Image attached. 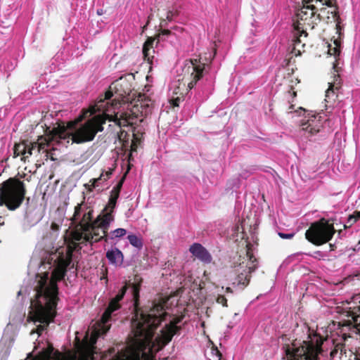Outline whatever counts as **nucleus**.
Wrapping results in <instances>:
<instances>
[{"instance_id": "f8f14e48", "label": "nucleus", "mask_w": 360, "mask_h": 360, "mask_svg": "<svg viewBox=\"0 0 360 360\" xmlns=\"http://www.w3.org/2000/svg\"><path fill=\"white\" fill-rule=\"evenodd\" d=\"M143 283V278L138 274H136L134 277V280L132 283H127L128 285V288L129 287L132 289V295H133V299H134V316L132 318L131 321V326L133 327V322L134 319H136V315L139 314V317H140V315L142 313H147V311H143L141 308H139V292L141 290V287Z\"/></svg>"}, {"instance_id": "2f4dec72", "label": "nucleus", "mask_w": 360, "mask_h": 360, "mask_svg": "<svg viewBox=\"0 0 360 360\" xmlns=\"http://www.w3.org/2000/svg\"><path fill=\"white\" fill-rule=\"evenodd\" d=\"M246 255L249 258L250 262H251L252 265H256L257 266V259L254 257L253 252L251 250V245L250 244L247 245V250H246Z\"/></svg>"}, {"instance_id": "1a4fd4ad", "label": "nucleus", "mask_w": 360, "mask_h": 360, "mask_svg": "<svg viewBox=\"0 0 360 360\" xmlns=\"http://www.w3.org/2000/svg\"><path fill=\"white\" fill-rule=\"evenodd\" d=\"M205 64L201 63L200 59H191L186 60L183 68L184 77L182 81L184 86L187 83L186 91L192 89L203 75Z\"/></svg>"}, {"instance_id": "a18cd8bd", "label": "nucleus", "mask_w": 360, "mask_h": 360, "mask_svg": "<svg viewBox=\"0 0 360 360\" xmlns=\"http://www.w3.org/2000/svg\"><path fill=\"white\" fill-rule=\"evenodd\" d=\"M174 15V13L172 11H169L167 13V16H166V19L169 21H172V18H173V16Z\"/></svg>"}, {"instance_id": "603ef678", "label": "nucleus", "mask_w": 360, "mask_h": 360, "mask_svg": "<svg viewBox=\"0 0 360 360\" xmlns=\"http://www.w3.org/2000/svg\"><path fill=\"white\" fill-rule=\"evenodd\" d=\"M149 21H150V16L148 17V22H146V24L142 27L143 32L144 31V30H146V27L149 24Z\"/></svg>"}, {"instance_id": "423d86ee", "label": "nucleus", "mask_w": 360, "mask_h": 360, "mask_svg": "<svg viewBox=\"0 0 360 360\" xmlns=\"http://www.w3.org/2000/svg\"><path fill=\"white\" fill-rule=\"evenodd\" d=\"M27 193L25 183L11 177L0 184V206L14 211L21 206Z\"/></svg>"}, {"instance_id": "0e129e2a", "label": "nucleus", "mask_w": 360, "mask_h": 360, "mask_svg": "<svg viewBox=\"0 0 360 360\" xmlns=\"http://www.w3.org/2000/svg\"><path fill=\"white\" fill-rule=\"evenodd\" d=\"M109 103H110V102H109V101H107V102H106V105H108Z\"/></svg>"}, {"instance_id": "5fc2aeb1", "label": "nucleus", "mask_w": 360, "mask_h": 360, "mask_svg": "<svg viewBox=\"0 0 360 360\" xmlns=\"http://www.w3.org/2000/svg\"><path fill=\"white\" fill-rule=\"evenodd\" d=\"M3 225H4V219L1 216H0V226Z\"/></svg>"}, {"instance_id": "09e8293b", "label": "nucleus", "mask_w": 360, "mask_h": 360, "mask_svg": "<svg viewBox=\"0 0 360 360\" xmlns=\"http://www.w3.org/2000/svg\"><path fill=\"white\" fill-rule=\"evenodd\" d=\"M326 221H328L330 224H332L334 226V221H335L334 218H330L328 219H326Z\"/></svg>"}, {"instance_id": "79ce46f5", "label": "nucleus", "mask_w": 360, "mask_h": 360, "mask_svg": "<svg viewBox=\"0 0 360 360\" xmlns=\"http://www.w3.org/2000/svg\"><path fill=\"white\" fill-rule=\"evenodd\" d=\"M181 97H176L175 98H173L171 101V104L173 107H178L179 105V102L181 101Z\"/></svg>"}, {"instance_id": "bb28decb", "label": "nucleus", "mask_w": 360, "mask_h": 360, "mask_svg": "<svg viewBox=\"0 0 360 360\" xmlns=\"http://www.w3.org/2000/svg\"><path fill=\"white\" fill-rule=\"evenodd\" d=\"M127 234V230L122 228L117 229L114 231H110L108 235V240H114L117 238H121Z\"/></svg>"}, {"instance_id": "4d7b16f0", "label": "nucleus", "mask_w": 360, "mask_h": 360, "mask_svg": "<svg viewBox=\"0 0 360 360\" xmlns=\"http://www.w3.org/2000/svg\"><path fill=\"white\" fill-rule=\"evenodd\" d=\"M243 264H244V262H240V263H239V266H241V265H243Z\"/></svg>"}, {"instance_id": "58836bf2", "label": "nucleus", "mask_w": 360, "mask_h": 360, "mask_svg": "<svg viewBox=\"0 0 360 360\" xmlns=\"http://www.w3.org/2000/svg\"><path fill=\"white\" fill-rule=\"evenodd\" d=\"M103 173H102L99 177L92 179L89 181V183H91V186L93 188H95L97 186V184L99 182V181L103 179Z\"/></svg>"}, {"instance_id": "ea45409f", "label": "nucleus", "mask_w": 360, "mask_h": 360, "mask_svg": "<svg viewBox=\"0 0 360 360\" xmlns=\"http://www.w3.org/2000/svg\"><path fill=\"white\" fill-rule=\"evenodd\" d=\"M120 193V192H117L112 189L109 199L113 200L117 202V199L119 198Z\"/></svg>"}, {"instance_id": "4c0bfd02", "label": "nucleus", "mask_w": 360, "mask_h": 360, "mask_svg": "<svg viewBox=\"0 0 360 360\" xmlns=\"http://www.w3.org/2000/svg\"><path fill=\"white\" fill-rule=\"evenodd\" d=\"M124 179L125 176H124L121 178V179L118 181L117 185L112 188V190L120 193Z\"/></svg>"}, {"instance_id": "a878e982", "label": "nucleus", "mask_w": 360, "mask_h": 360, "mask_svg": "<svg viewBox=\"0 0 360 360\" xmlns=\"http://www.w3.org/2000/svg\"><path fill=\"white\" fill-rule=\"evenodd\" d=\"M117 138L120 143H122L124 148L129 146V134L124 130H120L117 134Z\"/></svg>"}, {"instance_id": "4be33fe9", "label": "nucleus", "mask_w": 360, "mask_h": 360, "mask_svg": "<svg viewBox=\"0 0 360 360\" xmlns=\"http://www.w3.org/2000/svg\"><path fill=\"white\" fill-rule=\"evenodd\" d=\"M106 257L111 264H115L118 261L122 262L123 254L118 248H115L106 252Z\"/></svg>"}, {"instance_id": "6e6d98bb", "label": "nucleus", "mask_w": 360, "mask_h": 360, "mask_svg": "<svg viewBox=\"0 0 360 360\" xmlns=\"http://www.w3.org/2000/svg\"><path fill=\"white\" fill-rule=\"evenodd\" d=\"M333 68L335 69V72H338V70H336L337 67L335 64L333 65Z\"/></svg>"}, {"instance_id": "e2e57ef3", "label": "nucleus", "mask_w": 360, "mask_h": 360, "mask_svg": "<svg viewBox=\"0 0 360 360\" xmlns=\"http://www.w3.org/2000/svg\"><path fill=\"white\" fill-rule=\"evenodd\" d=\"M131 153L129 154V159L131 158Z\"/></svg>"}, {"instance_id": "3c124183", "label": "nucleus", "mask_w": 360, "mask_h": 360, "mask_svg": "<svg viewBox=\"0 0 360 360\" xmlns=\"http://www.w3.org/2000/svg\"><path fill=\"white\" fill-rule=\"evenodd\" d=\"M226 292H228V293H232L233 292V290L232 289L230 288V287H227L226 288Z\"/></svg>"}, {"instance_id": "c9c22d12", "label": "nucleus", "mask_w": 360, "mask_h": 360, "mask_svg": "<svg viewBox=\"0 0 360 360\" xmlns=\"http://www.w3.org/2000/svg\"><path fill=\"white\" fill-rule=\"evenodd\" d=\"M139 139L136 137L135 134H133V140L131 141V143L130 145L131 151H136L137 150V142L139 141Z\"/></svg>"}, {"instance_id": "393cba45", "label": "nucleus", "mask_w": 360, "mask_h": 360, "mask_svg": "<svg viewBox=\"0 0 360 360\" xmlns=\"http://www.w3.org/2000/svg\"><path fill=\"white\" fill-rule=\"evenodd\" d=\"M127 238L129 240V243L139 249L142 248L143 247V242L141 238L138 237L137 236L134 234H130L127 236Z\"/></svg>"}, {"instance_id": "a19ab883", "label": "nucleus", "mask_w": 360, "mask_h": 360, "mask_svg": "<svg viewBox=\"0 0 360 360\" xmlns=\"http://www.w3.org/2000/svg\"><path fill=\"white\" fill-rule=\"evenodd\" d=\"M278 236L283 239H291L294 237L295 233H278Z\"/></svg>"}, {"instance_id": "f03ea898", "label": "nucleus", "mask_w": 360, "mask_h": 360, "mask_svg": "<svg viewBox=\"0 0 360 360\" xmlns=\"http://www.w3.org/2000/svg\"><path fill=\"white\" fill-rule=\"evenodd\" d=\"M82 118V116H79L75 120L69 122L66 126L62 122L52 129L47 128L46 136H39L37 141L26 140L15 143L13 148L14 157L20 156V160L25 162L33 153H39L52 141L71 139L72 143L77 144L93 141L96 134L103 130V122L93 117L79 124Z\"/></svg>"}, {"instance_id": "c03bdc74", "label": "nucleus", "mask_w": 360, "mask_h": 360, "mask_svg": "<svg viewBox=\"0 0 360 360\" xmlns=\"http://www.w3.org/2000/svg\"><path fill=\"white\" fill-rule=\"evenodd\" d=\"M333 44L335 47H337L338 49H340L341 46V40L340 38H337L333 40Z\"/></svg>"}, {"instance_id": "bf43d9fd", "label": "nucleus", "mask_w": 360, "mask_h": 360, "mask_svg": "<svg viewBox=\"0 0 360 360\" xmlns=\"http://www.w3.org/2000/svg\"><path fill=\"white\" fill-rule=\"evenodd\" d=\"M98 14L101 15V11H98Z\"/></svg>"}, {"instance_id": "7c9ffc66", "label": "nucleus", "mask_w": 360, "mask_h": 360, "mask_svg": "<svg viewBox=\"0 0 360 360\" xmlns=\"http://www.w3.org/2000/svg\"><path fill=\"white\" fill-rule=\"evenodd\" d=\"M66 271L56 266L53 271V275L58 281L63 280L66 275Z\"/></svg>"}, {"instance_id": "dca6fc26", "label": "nucleus", "mask_w": 360, "mask_h": 360, "mask_svg": "<svg viewBox=\"0 0 360 360\" xmlns=\"http://www.w3.org/2000/svg\"><path fill=\"white\" fill-rule=\"evenodd\" d=\"M241 268H244L242 271L239 272L236 278V282L238 286H240L241 289H244L247 287L251 279V274L254 272L257 266L256 265L248 266V264L242 266Z\"/></svg>"}, {"instance_id": "6e6552de", "label": "nucleus", "mask_w": 360, "mask_h": 360, "mask_svg": "<svg viewBox=\"0 0 360 360\" xmlns=\"http://www.w3.org/2000/svg\"><path fill=\"white\" fill-rule=\"evenodd\" d=\"M335 232V227L323 217L311 224L305 232V238L313 245L320 246L329 242Z\"/></svg>"}, {"instance_id": "f3484780", "label": "nucleus", "mask_w": 360, "mask_h": 360, "mask_svg": "<svg viewBox=\"0 0 360 360\" xmlns=\"http://www.w3.org/2000/svg\"><path fill=\"white\" fill-rule=\"evenodd\" d=\"M189 251L195 257L205 264H210L212 260L210 253L200 243H193L191 245Z\"/></svg>"}, {"instance_id": "680f3d73", "label": "nucleus", "mask_w": 360, "mask_h": 360, "mask_svg": "<svg viewBox=\"0 0 360 360\" xmlns=\"http://www.w3.org/2000/svg\"><path fill=\"white\" fill-rule=\"evenodd\" d=\"M88 337L87 335L85 336L84 340H87Z\"/></svg>"}, {"instance_id": "ddd939ff", "label": "nucleus", "mask_w": 360, "mask_h": 360, "mask_svg": "<svg viewBox=\"0 0 360 360\" xmlns=\"http://www.w3.org/2000/svg\"><path fill=\"white\" fill-rule=\"evenodd\" d=\"M355 305L349 307L347 312L349 319L347 321V326H352L356 332L360 333V295L355 297Z\"/></svg>"}, {"instance_id": "49530a36", "label": "nucleus", "mask_w": 360, "mask_h": 360, "mask_svg": "<svg viewBox=\"0 0 360 360\" xmlns=\"http://www.w3.org/2000/svg\"><path fill=\"white\" fill-rule=\"evenodd\" d=\"M51 229L54 231H57L59 230V225L55 222H52L51 224Z\"/></svg>"}, {"instance_id": "4468645a", "label": "nucleus", "mask_w": 360, "mask_h": 360, "mask_svg": "<svg viewBox=\"0 0 360 360\" xmlns=\"http://www.w3.org/2000/svg\"><path fill=\"white\" fill-rule=\"evenodd\" d=\"M321 116L317 119V115H312L307 120H302L301 123L302 131L307 137L314 136L320 131L322 124L320 120Z\"/></svg>"}, {"instance_id": "412c9836", "label": "nucleus", "mask_w": 360, "mask_h": 360, "mask_svg": "<svg viewBox=\"0 0 360 360\" xmlns=\"http://www.w3.org/2000/svg\"><path fill=\"white\" fill-rule=\"evenodd\" d=\"M41 356L43 360H61L62 354L55 350L52 345H49L41 352Z\"/></svg>"}, {"instance_id": "c756f323", "label": "nucleus", "mask_w": 360, "mask_h": 360, "mask_svg": "<svg viewBox=\"0 0 360 360\" xmlns=\"http://www.w3.org/2000/svg\"><path fill=\"white\" fill-rule=\"evenodd\" d=\"M75 228L77 230L75 231L72 233L73 238L77 241H80L82 239L85 241V238H86L85 234L88 231H82V229H80L79 227H75Z\"/></svg>"}, {"instance_id": "72a5a7b5", "label": "nucleus", "mask_w": 360, "mask_h": 360, "mask_svg": "<svg viewBox=\"0 0 360 360\" xmlns=\"http://www.w3.org/2000/svg\"><path fill=\"white\" fill-rule=\"evenodd\" d=\"M216 302L218 304H221L223 307H228L227 300L224 295H219L216 299Z\"/></svg>"}, {"instance_id": "37998d69", "label": "nucleus", "mask_w": 360, "mask_h": 360, "mask_svg": "<svg viewBox=\"0 0 360 360\" xmlns=\"http://www.w3.org/2000/svg\"><path fill=\"white\" fill-rule=\"evenodd\" d=\"M112 172H113V169H110L108 171L105 172V174H103V180L106 181L108 179H110L112 174Z\"/></svg>"}, {"instance_id": "39448f33", "label": "nucleus", "mask_w": 360, "mask_h": 360, "mask_svg": "<svg viewBox=\"0 0 360 360\" xmlns=\"http://www.w3.org/2000/svg\"><path fill=\"white\" fill-rule=\"evenodd\" d=\"M309 340H304L297 346L293 342L291 346L285 345L287 360H321L319 355L323 352L322 345L324 338L316 333L309 335Z\"/></svg>"}, {"instance_id": "8fccbe9b", "label": "nucleus", "mask_w": 360, "mask_h": 360, "mask_svg": "<svg viewBox=\"0 0 360 360\" xmlns=\"http://www.w3.org/2000/svg\"><path fill=\"white\" fill-rule=\"evenodd\" d=\"M354 360H360V353H356L354 354Z\"/></svg>"}, {"instance_id": "9d476101", "label": "nucleus", "mask_w": 360, "mask_h": 360, "mask_svg": "<svg viewBox=\"0 0 360 360\" xmlns=\"http://www.w3.org/2000/svg\"><path fill=\"white\" fill-rule=\"evenodd\" d=\"M102 219L103 218L98 216L94 221L90 231L85 234V242L92 244L94 243H98L102 240H104L105 242L108 241V231L110 224H108L106 229L105 227L102 226L101 224Z\"/></svg>"}, {"instance_id": "b1692460", "label": "nucleus", "mask_w": 360, "mask_h": 360, "mask_svg": "<svg viewBox=\"0 0 360 360\" xmlns=\"http://www.w3.org/2000/svg\"><path fill=\"white\" fill-rule=\"evenodd\" d=\"M71 262H72V253L69 252L65 259L60 258L59 259L57 266H58L59 268L62 269L63 270L67 271V269H68V266L70 265Z\"/></svg>"}, {"instance_id": "2eb2a0df", "label": "nucleus", "mask_w": 360, "mask_h": 360, "mask_svg": "<svg viewBox=\"0 0 360 360\" xmlns=\"http://www.w3.org/2000/svg\"><path fill=\"white\" fill-rule=\"evenodd\" d=\"M169 30H162L155 37H148L143 46V54L145 60H147L149 63H152L153 56L152 53L155 52L153 49V43L157 40V43L160 41L161 35H169L171 34Z\"/></svg>"}, {"instance_id": "20e7f679", "label": "nucleus", "mask_w": 360, "mask_h": 360, "mask_svg": "<svg viewBox=\"0 0 360 360\" xmlns=\"http://www.w3.org/2000/svg\"><path fill=\"white\" fill-rule=\"evenodd\" d=\"M48 274L41 276L35 287V299L31 301L27 321L36 326L30 335L37 333L40 336L53 322L56 316V306L58 300V288L56 281L51 280L48 283Z\"/></svg>"}, {"instance_id": "a211bd4d", "label": "nucleus", "mask_w": 360, "mask_h": 360, "mask_svg": "<svg viewBox=\"0 0 360 360\" xmlns=\"http://www.w3.org/2000/svg\"><path fill=\"white\" fill-rule=\"evenodd\" d=\"M116 201L109 199L108 204L98 215V217L103 218L101 223L102 226L106 228L108 224H110V223L114 221L115 217L113 212L116 207Z\"/></svg>"}, {"instance_id": "9b49d317", "label": "nucleus", "mask_w": 360, "mask_h": 360, "mask_svg": "<svg viewBox=\"0 0 360 360\" xmlns=\"http://www.w3.org/2000/svg\"><path fill=\"white\" fill-rule=\"evenodd\" d=\"M128 290V285H125L120 290L117 295L112 298L103 312L101 321L103 324L107 323L111 319L112 312L119 309L121 307L120 302L123 299L127 290Z\"/></svg>"}, {"instance_id": "c85d7f7f", "label": "nucleus", "mask_w": 360, "mask_h": 360, "mask_svg": "<svg viewBox=\"0 0 360 360\" xmlns=\"http://www.w3.org/2000/svg\"><path fill=\"white\" fill-rule=\"evenodd\" d=\"M332 13L333 14V17H334L335 21L336 22L335 29H336L337 33L339 35H340L341 34V30H342V27H341V25H340L341 19L340 18V15H338V7L337 6L335 7V11L332 12Z\"/></svg>"}, {"instance_id": "f257e3e1", "label": "nucleus", "mask_w": 360, "mask_h": 360, "mask_svg": "<svg viewBox=\"0 0 360 360\" xmlns=\"http://www.w3.org/2000/svg\"><path fill=\"white\" fill-rule=\"evenodd\" d=\"M168 298L160 297L152 302V306L147 313H142L133 322L134 344L139 350L133 358L119 359L116 360H149L146 356V350L148 349L151 356L161 350L172 339L174 335L179 334L182 326H178L184 318V315L173 317L168 323L161 330V334L153 340L155 330L162 321L166 319L169 314L165 311Z\"/></svg>"}, {"instance_id": "052dcab7", "label": "nucleus", "mask_w": 360, "mask_h": 360, "mask_svg": "<svg viewBox=\"0 0 360 360\" xmlns=\"http://www.w3.org/2000/svg\"><path fill=\"white\" fill-rule=\"evenodd\" d=\"M102 278H105V279H107V276H103Z\"/></svg>"}, {"instance_id": "473e14b6", "label": "nucleus", "mask_w": 360, "mask_h": 360, "mask_svg": "<svg viewBox=\"0 0 360 360\" xmlns=\"http://www.w3.org/2000/svg\"><path fill=\"white\" fill-rule=\"evenodd\" d=\"M99 335H100V333L98 330H94L91 333V337H90L89 341V346L90 347H94V345H96L97 339L99 337Z\"/></svg>"}, {"instance_id": "7ed1b4c3", "label": "nucleus", "mask_w": 360, "mask_h": 360, "mask_svg": "<svg viewBox=\"0 0 360 360\" xmlns=\"http://www.w3.org/2000/svg\"><path fill=\"white\" fill-rule=\"evenodd\" d=\"M115 96L111 101L110 105L115 109L122 103H129L132 105L131 108L120 114L117 119V124L121 127L132 126L136 124V121L139 116L146 115L148 109L150 106V100L144 94L133 92L131 85L126 79L120 77L109 86V89L105 93V98L101 99L97 104L98 109L101 110L104 108L105 101H109Z\"/></svg>"}, {"instance_id": "864d4df0", "label": "nucleus", "mask_w": 360, "mask_h": 360, "mask_svg": "<svg viewBox=\"0 0 360 360\" xmlns=\"http://www.w3.org/2000/svg\"><path fill=\"white\" fill-rule=\"evenodd\" d=\"M289 93H290V94H291V95H292V96L293 98H295V97H296V96H297V92H296V91H292V93H291V91H289Z\"/></svg>"}, {"instance_id": "e433bc0d", "label": "nucleus", "mask_w": 360, "mask_h": 360, "mask_svg": "<svg viewBox=\"0 0 360 360\" xmlns=\"http://www.w3.org/2000/svg\"><path fill=\"white\" fill-rule=\"evenodd\" d=\"M314 0H303V2H305L306 4H309L310 2L313 1ZM316 1L321 2L323 5H327L329 7L333 6L332 1L330 0H316Z\"/></svg>"}, {"instance_id": "5701e85b", "label": "nucleus", "mask_w": 360, "mask_h": 360, "mask_svg": "<svg viewBox=\"0 0 360 360\" xmlns=\"http://www.w3.org/2000/svg\"><path fill=\"white\" fill-rule=\"evenodd\" d=\"M84 202L78 203L75 207L73 216L71 217V224L77 227V224L79 221V219L81 214L84 213Z\"/></svg>"}, {"instance_id": "f704fd0d", "label": "nucleus", "mask_w": 360, "mask_h": 360, "mask_svg": "<svg viewBox=\"0 0 360 360\" xmlns=\"http://www.w3.org/2000/svg\"><path fill=\"white\" fill-rule=\"evenodd\" d=\"M328 54H330V56H337V55H339L340 53V49H338L337 47H332V46L330 44L328 45Z\"/></svg>"}, {"instance_id": "0eeeda50", "label": "nucleus", "mask_w": 360, "mask_h": 360, "mask_svg": "<svg viewBox=\"0 0 360 360\" xmlns=\"http://www.w3.org/2000/svg\"><path fill=\"white\" fill-rule=\"evenodd\" d=\"M304 5L297 13V20L293 22L295 30L294 39L295 44L300 43V37L303 34L307 36L306 30L307 27L313 29L316 25V20H320V14H316L317 8L314 5H308L303 2Z\"/></svg>"}, {"instance_id": "13d9d810", "label": "nucleus", "mask_w": 360, "mask_h": 360, "mask_svg": "<svg viewBox=\"0 0 360 360\" xmlns=\"http://www.w3.org/2000/svg\"><path fill=\"white\" fill-rule=\"evenodd\" d=\"M292 108H293V105H291L290 106V109H292Z\"/></svg>"}, {"instance_id": "6ab92c4d", "label": "nucleus", "mask_w": 360, "mask_h": 360, "mask_svg": "<svg viewBox=\"0 0 360 360\" xmlns=\"http://www.w3.org/2000/svg\"><path fill=\"white\" fill-rule=\"evenodd\" d=\"M341 86V79L339 75H335L333 82H329V86L326 91V101L329 102L330 99L337 97L338 91Z\"/></svg>"}, {"instance_id": "aec40b11", "label": "nucleus", "mask_w": 360, "mask_h": 360, "mask_svg": "<svg viewBox=\"0 0 360 360\" xmlns=\"http://www.w3.org/2000/svg\"><path fill=\"white\" fill-rule=\"evenodd\" d=\"M86 210H88V208ZM92 214L93 210L91 209L84 211L82 218L77 224V227H79L80 229L84 231H90L91 226L94 223V221H92Z\"/></svg>"}, {"instance_id": "de8ad7c7", "label": "nucleus", "mask_w": 360, "mask_h": 360, "mask_svg": "<svg viewBox=\"0 0 360 360\" xmlns=\"http://www.w3.org/2000/svg\"><path fill=\"white\" fill-rule=\"evenodd\" d=\"M86 188L89 191H92L94 188L92 187L91 183L90 184H85Z\"/></svg>"}, {"instance_id": "cd10ccee", "label": "nucleus", "mask_w": 360, "mask_h": 360, "mask_svg": "<svg viewBox=\"0 0 360 360\" xmlns=\"http://www.w3.org/2000/svg\"><path fill=\"white\" fill-rule=\"evenodd\" d=\"M359 219H360V212H354L352 214H350L348 217L347 224L343 225L344 229H346L350 227L353 224H354Z\"/></svg>"}]
</instances>
